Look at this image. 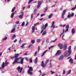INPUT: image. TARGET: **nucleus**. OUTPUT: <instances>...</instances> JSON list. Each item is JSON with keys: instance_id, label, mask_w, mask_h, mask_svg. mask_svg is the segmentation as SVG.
Listing matches in <instances>:
<instances>
[{"instance_id": "obj_1", "label": "nucleus", "mask_w": 76, "mask_h": 76, "mask_svg": "<svg viewBox=\"0 0 76 76\" xmlns=\"http://www.w3.org/2000/svg\"><path fill=\"white\" fill-rule=\"evenodd\" d=\"M19 54H15V56L12 57H11L10 58L11 59L16 58L14 60V62L12 63V64H15V63H17V64H20V63L21 64H23L24 58H22V57H20L18 58V57H19Z\"/></svg>"}, {"instance_id": "obj_2", "label": "nucleus", "mask_w": 76, "mask_h": 76, "mask_svg": "<svg viewBox=\"0 0 76 76\" xmlns=\"http://www.w3.org/2000/svg\"><path fill=\"white\" fill-rule=\"evenodd\" d=\"M72 53L71 51V46H70L68 48V51L66 50L64 54V57H68Z\"/></svg>"}, {"instance_id": "obj_3", "label": "nucleus", "mask_w": 76, "mask_h": 76, "mask_svg": "<svg viewBox=\"0 0 76 76\" xmlns=\"http://www.w3.org/2000/svg\"><path fill=\"white\" fill-rule=\"evenodd\" d=\"M72 53L71 51V46H70L68 48V51L66 50L64 54V57H68Z\"/></svg>"}, {"instance_id": "obj_4", "label": "nucleus", "mask_w": 76, "mask_h": 76, "mask_svg": "<svg viewBox=\"0 0 76 76\" xmlns=\"http://www.w3.org/2000/svg\"><path fill=\"white\" fill-rule=\"evenodd\" d=\"M23 69V67L20 68V66H18L17 68V70H18V72H19L20 73H21L22 72Z\"/></svg>"}, {"instance_id": "obj_5", "label": "nucleus", "mask_w": 76, "mask_h": 76, "mask_svg": "<svg viewBox=\"0 0 76 76\" xmlns=\"http://www.w3.org/2000/svg\"><path fill=\"white\" fill-rule=\"evenodd\" d=\"M41 66L43 68H44V67H45L47 66V65L45 64H44V61H42V62Z\"/></svg>"}, {"instance_id": "obj_6", "label": "nucleus", "mask_w": 76, "mask_h": 76, "mask_svg": "<svg viewBox=\"0 0 76 76\" xmlns=\"http://www.w3.org/2000/svg\"><path fill=\"white\" fill-rule=\"evenodd\" d=\"M42 4V3L41 1L38 2V5L37 6V9H39V8L40 7V6H41Z\"/></svg>"}, {"instance_id": "obj_7", "label": "nucleus", "mask_w": 76, "mask_h": 76, "mask_svg": "<svg viewBox=\"0 0 76 76\" xmlns=\"http://www.w3.org/2000/svg\"><path fill=\"white\" fill-rule=\"evenodd\" d=\"M66 10H64L63 11V13H62L61 18L62 19H64V15L66 13Z\"/></svg>"}, {"instance_id": "obj_8", "label": "nucleus", "mask_w": 76, "mask_h": 76, "mask_svg": "<svg viewBox=\"0 0 76 76\" xmlns=\"http://www.w3.org/2000/svg\"><path fill=\"white\" fill-rule=\"evenodd\" d=\"M61 54V50H58L57 51L56 53L55 54V56H58V55H60Z\"/></svg>"}, {"instance_id": "obj_9", "label": "nucleus", "mask_w": 76, "mask_h": 76, "mask_svg": "<svg viewBox=\"0 0 76 76\" xmlns=\"http://www.w3.org/2000/svg\"><path fill=\"white\" fill-rule=\"evenodd\" d=\"M55 23V22H54V21H53L52 25L50 26V27H51V28H53V29H54V28H55V27H56V26H55V25H54Z\"/></svg>"}, {"instance_id": "obj_10", "label": "nucleus", "mask_w": 76, "mask_h": 76, "mask_svg": "<svg viewBox=\"0 0 76 76\" xmlns=\"http://www.w3.org/2000/svg\"><path fill=\"white\" fill-rule=\"evenodd\" d=\"M1 67H0V70L1 69H3L4 68L5 66H4V62H3L2 64L1 65Z\"/></svg>"}, {"instance_id": "obj_11", "label": "nucleus", "mask_w": 76, "mask_h": 76, "mask_svg": "<svg viewBox=\"0 0 76 76\" xmlns=\"http://www.w3.org/2000/svg\"><path fill=\"white\" fill-rule=\"evenodd\" d=\"M58 46H59V47L60 49L61 50V49H62V48H63V44H61V43H59L58 45Z\"/></svg>"}, {"instance_id": "obj_12", "label": "nucleus", "mask_w": 76, "mask_h": 76, "mask_svg": "<svg viewBox=\"0 0 76 76\" xmlns=\"http://www.w3.org/2000/svg\"><path fill=\"white\" fill-rule=\"evenodd\" d=\"M22 15H20L18 16V17L19 18H20V19H22L23 18V12H21Z\"/></svg>"}, {"instance_id": "obj_13", "label": "nucleus", "mask_w": 76, "mask_h": 76, "mask_svg": "<svg viewBox=\"0 0 76 76\" xmlns=\"http://www.w3.org/2000/svg\"><path fill=\"white\" fill-rule=\"evenodd\" d=\"M64 58V56L63 55H61L59 58V60H61Z\"/></svg>"}, {"instance_id": "obj_14", "label": "nucleus", "mask_w": 76, "mask_h": 76, "mask_svg": "<svg viewBox=\"0 0 76 76\" xmlns=\"http://www.w3.org/2000/svg\"><path fill=\"white\" fill-rule=\"evenodd\" d=\"M27 73L28 75H32V74L33 73L31 71L29 70H28Z\"/></svg>"}, {"instance_id": "obj_15", "label": "nucleus", "mask_w": 76, "mask_h": 76, "mask_svg": "<svg viewBox=\"0 0 76 76\" xmlns=\"http://www.w3.org/2000/svg\"><path fill=\"white\" fill-rule=\"evenodd\" d=\"M35 29V26H33L32 27V33H34V32Z\"/></svg>"}, {"instance_id": "obj_16", "label": "nucleus", "mask_w": 76, "mask_h": 76, "mask_svg": "<svg viewBox=\"0 0 76 76\" xmlns=\"http://www.w3.org/2000/svg\"><path fill=\"white\" fill-rule=\"evenodd\" d=\"M69 62L71 64H73V59L72 58H71L69 59Z\"/></svg>"}, {"instance_id": "obj_17", "label": "nucleus", "mask_w": 76, "mask_h": 76, "mask_svg": "<svg viewBox=\"0 0 76 76\" xmlns=\"http://www.w3.org/2000/svg\"><path fill=\"white\" fill-rule=\"evenodd\" d=\"M48 50H45L44 53H43V54H42V55L41 56V57H43V56H44V55H45V53H47V51H48Z\"/></svg>"}, {"instance_id": "obj_18", "label": "nucleus", "mask_w": 76, "mask_h": 76, "mask_svg": "<svg viewBox=\"0 0 76 76\" xmlns=\"http://www.w3.org/2000/svg\"><path fill=\"white\" fill-rule=\"evenodd\" d=\"M8 64H9V62H7V60H6L4 63V65H5V66H7L8 65Z\"/></svg>"}, {"instance_id": "obj_19", "label": "nucleus", "mask_w": 76, "mask_h": 76, "mask_svg": "<svg viewBox=\"0 0 76 76\" xmlns=\"http://www.w3.org/2000/svg\"><path fill=\"white\" fill-rule=\"evenodd\" d=\"M71 31L72 32V34H74L75 33V28H73L72 29Z\"/></svg>"}, {"instance_id": "obj_20", "label": "nucleus", "mask_w": 76, "mask_h": 76, "mask_svg": "<svg viewBox=\"0 0 76 76\" xmlns=\"http://www.w3.org/2000/svg\"><path fill=\"white\" fill-rule=\"evenodd\" d=\"M16 37V35L15 34H14L13 36H12V37L11 38V40H13V39L15 38V37Z\"/></svg>"}, {"instance_id": "obj_21", "label": "nucleus", "mask_w": 76, "mask_h": 76, "mask_svg": "<svg viewBox=\"0 0 76 76\" xmlns=\"http://www.w3.org/2000/svg\"><path fill=\"white\" fill-rule=\"evenodd\" d=\"M66 48H67V45L66 44L64 46V48H63L64 50V51H65V50H66Z\"/></svg>"}, {"instance_id": "obj_22", "label": "nucleus", "mask_w": 76, "mask_h": 76, "mask_svg": "<svg viewBox=\"0 0 76 76\" xmlns=\"http://www.w3.org/2000/svg\"><path fill=\"white\" fill-rule=\"evenodd\" d=\"M14 15H15V13L13 12L11 15L10 17L11 18H13V16H14Z\"/></svg>"}, {"instance_id": "obj_23", "label": "nucleus", "mask_w": 76, "mask_h": 76, "mask_svg": "<svg viewBox=\"0 0 76 76\" xmlns=\"http://www.w3.org/2000/svg\"><path fill=\"white\" fill-rule=\"evenodd\" d=\"M37 61H38V58H36L34 61V63L35 64H36L37 63Z\"/></svg>"}, {"instance_id": "obj_24", "label": "nucleus", "mask_w": 76, "mask_h": 76, "mask_svg": "<svg viewBox=\"0 0 76 76\" xmlns=\"http://www.w3.org/2000/svg\"><path fill=\"white\" fill-rule=\"evenodd\" d=\"M53 14L52 13H51L50 15L48 17V18L49 19H51V17H52V16H53Z\"/></svg>"}, {"instance_id": "obj_25", "label": "nucleus", "mask_w": 76, "mask_h": 76, "mask_svg": "<svg viewBox=\"0 0 76 76\" xmlns=\"http://www.w3.org/2000/svg\"><path fill=\"white\" fill-rule=\"evenodd\" d=\"M29 70L31 71V72H32V71H33V68L32 67L30 66L29 68Z\"/></svg>"}, {"instance_id": "obj_26", "label": "nucleus", "mask_w": 76, "mask_h": 76, "mask_svg": "<svg viewBox=\"0 0 76 76\" xmlns=\"http://www.w3.org/2000/svg\"><path fill=\"white\" fill-rule=\"evenodd\" d=\"M16 30V28H15L12 29V31H11V33H14L15 32H14V31H15Z\"/></svg>"}, {"instance_id": "obj_27", "label": "nucleus", "mask_w": 76, "mask_h": 76, "mask_svg": "<svg viewBox=\"0 0 76 76\" xmlns=\"http://www.w3.org/2000/svg\"><path fill=\"white\" fill-rule=\"evenodd\" d=\"M15 9H16V7H15L14 8H13L11 11L12 12H14L15 10Z\"/></svg>"}, {"instance_id": "obj_28", "label": "nucleus", "mask_w": 76, "mask_h": 76, "mask_svg": "<svg viewBox=\"0 0 76 76\" xmlns=\"http://www.w3.org/2000/svg\"><path fill=\"white\" fill-rule=\"evenodd\" d=\"M70 17H71V14H70V12H69L67 16V18H70Z\"/></svg>"}, {"instance_id": "obj_29", "label": "nucleus", "mask_w": 76, "mask_h": 76, "mask_svg": "<svg viewBox=\"0 0 76 76\" xmlns=\"http://www.w3.org/2000/svg\"><path fill=\"white\" fill-rule=\"evenodd\" d=\"M48 26V24L47 23L45 24V27L44 28V29H46V28H47Z\"/></svg>"}, {"instance_id": "obj_30", "label": "nucleus", "mask_w": 76, "mask_h": 76, "mask_svg": "<svg viewBox=\"0 0 76 76\" xmlns=\"http://www.w3.org/2000/svg\"><path fill=\"white\" fill-rule=\"evenodd\" d=\"M46 33L47 32H46V31H44L42 34V35H45L46 34Z\"/></svg>"}, {"instance_id": "obj_31", "label": "nucleus", "mask_w": 76, "mask_h": 76, "mask_svg": "<svg viewBox=\"0 0 76 76\" xmlns=\"http://www.w3.org/2000/svg\"><path fill=\"white\" fill-rule=\"evenodd\" d=\"M37 9H35L34 11V15H35V14H36V13L37 12Z\"/></svg>"}, {"instance_id": "obj_32", "label": "nucleus", "mask_w": 76, "mask_h": 76, "mask_svg": "<svg viewBox=\"0 0 76 76\" xmlns=\"http://www.w3.org/2000/svg\"><path fill=\"white\" fill-rule=\"evenodd\" d=\"M44 27H45V25H44V24L42 25L41 27L42 29H44Z\"/></svg>"}, {"instance_id": "obj_33", "label": "nucleus", "mask_w": 76, "mask_h": 76, "mask_svg": "<svg viewBox=\"0 0 76 76\" xmlns=\"http://www.w3.org/2000/svg\"><path fill=\"white\" fill-rule=\"evenodd\" d=\"M26 45V43H23L22 44V45L20 46V47L22 48L23 46Z\"/></svg>"}, {"instance_id": "obj_34", "label": "nucleus", "mask_w": 76, "mask_h": 76, "mask_svg": "<svg viewBox=\"0 0 76 76\" xmlns=\"http://www.w3.org/2000/svg\"><path fill=\"white\" fill-rule=\"evenodd\" d=\"M76 9V8L75 7L72 8V9H71V10H72V11H74Z\"/></svg>"}, {"instance_id": "obj_35", "label": "nucleus", "mask_w": 76, "mask_h": 76, "mask_svg": "<svg viewBox=\"0 0 76 76\" xmlns=\"http://www.w3.org/2000/svg\"><path fill=\"white\" fill-rule=\"evenodd\" d=\"M31 42L32 44H34L35 43V40H31Z\"/></svg>"}, {"instance_id": "obj_36", "label": "nucleus", "mask_w": 76, "mask_h": 76, "mask_svg": "<svg viewBox=\"0 0 76 76\" xmlns=\"http://www.w3.org/2000/svg\"><path fill=\"white\" fill-rule=\"evenodd\" d=\"M50 68H52V67H53V65H52V63H50Z\"/></svg>"}, {"instance_id": "obj_37", "label": "nucleus", "mask_w": 76, "mask_h": 76, "mask_svg": "<svg viewBox=\"0 0 76 76\" xmlns=\"http://www.w3.org/2000/svg\"><path fill=\"white\" fill-rule=\"evenodd\" d=\"M30 63H32V58H30L29 60Z\"/></svg>"}, {"instance_id": "obj_38", "label": "nucleus", "mask_w": 76, "mask_h": 76, "mask_svg": "<svg viewBox=\"0 0 76 76\" xmlns=\"http://www.w3.org/2000/svg\"><path fill=\"white\" fill-rule=\"evenodd\" d=\"M37 42H41V40L40 39H37Z\"/></svg>"}, {"instance_id": "obj_39", "label": "nucleus", "mask_w": 76, "mask_h": 76, "mask_svg": "<svg viewBox=\"0 0 76 76\" xmlns=\"http://www.w3.org/2000/svg\"><path fill=\"white\" fill-rule=\"evenodd\" d=\"M25 26V22H23L21 24V26Z\"/></svg>"}, {"instance_id": "obj_40", "label": "nucleus", "mask_w": 76, "mask_h": 76, "mask_svg": "<svg viewBox=\"0 0 76 76\" xmlns=\"http://www.w3.org/2000/svg\"><path fill=\"white\" fill-rule=\"evenodd\" d=\"M48 9V7H46L45 9V11H44V13H45V12H47V10Z\"/></svg>"}, {"instance_id": "obj_41", "label": "nucleus", "mask_w": 76, "mask_h": 76, "mask_svg": "<svg viewBox=\"0 0 76 76\" xmlns=\"http://www.w3.org/2000/svg\"><path fill=\"white\" fill-rule=\"evenodd\" d=\"M33 0H30L28 2V4H29L30 3H31L32 1H33Z\"/></svg>"}, {"instance_id": "obj_42", "label": "nucleus", "mask_w": 76, "mask_h": 76, "mask_svg": "<svg viewBox=\"0 0 76 76\" xmlns=\"http://www.w3.org/2000/svg\"><path fill=\"white\" fill-rule=\"evenodd\" d=\"M7 37H4V38H3L2 39V41H4V40H6V39H7Z\"/></svg>"}, {"instance_id": "obj_43", "label": "nucleus", "mask_w": 76, "mask_h": 76, "mask_svg": "<svg viewBox=\"0 0 76 76\" xmlns=\"http://www.w3.org/2000/svg\"><path fill=\"white\" fill-rule=\"evenodd\" d=\"M71 72H72V71L71 70H70L67 73V75H69V74H70Z\"/></svg>"}, {"instance_id": "obj_44", "label": "nucleus", "mask_w": 76, "mask_h": 76, "mask_svg": "<svg viewBox=\"0 0 76 76\" xmlns=\"http://www.w3.org/2000/svg\"><path fill=\"white\" fill-rule=\"evenodd\" d=\"M57 41V39H56L52 41L51 42H56Z\"/></svg>"}, {"instance_id": "obj_45", "label": "nucleus", "mask_w": 76, "mask_h": 76, "mask_svg": "<svg viewBox=\"0 0 76 76\" xmlns=\"http://www.w3.org/2000/svg\"><path fill=\"white\" fill-rule=\"evenodd\" d=\"M40 50V47H39V46H38V52L39 53V50Z\"/></svg>"}, {"instance_id": "obj_46", "label": "nucleus", "mask_w": 76, "mask_h": 76, "mask_svg": "<svg viewBox=\"0 0 76 76\" xmlns=\"http://www.w3.org/2000/svg\"><path fill=\"white\" fill-rule=\"evenodd\" d=\"M25 60H26V61H29V59H28V57H26Z\"/></svg>"}, {"instance_id": "obj_47", "label": "nucleus", "mask_w": 76, "mask_h": 76, "mask_svg": "<svg viewBox=\"0 0 76 76\" xmlns=\"http://www.w3.org/2000/svg\"><path fill=\"white\" fill-rule=\"evenodd\" d=\"M69 25H67L66 26V28H67V29H69Z\"/></svg>"}, {"instance_id": "obj_48", "label": "nucleus", "mask_w": 76, "mask_h": 76, "mask_svg": "<svg viewBox=\"0 0 76 76\" xmlns=\"http://www.w3.org/2000/svg\"><path fill=\"white\" fill-rule=\"evenodd\" d=\"M21 42H22V40H21V39H20L19 41V42L18 44H20V43H21Z\"/></svg>"}, {"instance_id": "obj_49", "label": "nucleus", "mask_w": 76, "mask_h": 76, "mask_svg": "<svg viewBox=\"0 0 76 76\" xmlns=\"http://www.w3.org/2000/svg\"><path fill=\"white\" fill-rule=\"evenodd\" d=\"M37 52H36L35 53L34 56L36 57L37 56Z\"/></svg>"}, {"instance_id": "obj_50", "label": "nucleus", "mask_w": 76, "mask_h": 76, "mask_svg": "<svg viewBox=\"0 0 76 76\" xmlns=\"http://www.w3.org/2000/svg\"><path fill=\"white\" fill-rule=\"evenodd\" d=\"M64 35L62 37V39L63 40H65V39H64Z\"/></svg>"}, {"instance_id": "obj_51", "label": "nucleus", "mask_w": 76, "mask_h": 76, "mask_svg": "<svg viewBox=\"0 0 76 76\" xmlns=\"http://www.w3.org/2000/svg\"><path fill=\"white\" fill-rule=\"evenodd\" d=\"M48 61H49V60H47L45 62V64H46V65H47V63H48Z\"/></svg>"}, {"instance_id": "obj_52", "label": "nucleus", "mask_w": 76, "mask_h": 76, "mask_svg": "<svg viewBox=\"0 0 76 76\" xmlns=\"http://www.w3.org/2000/svg\"><path fill=\"white\" fill-rule=\"evenodd\" d=\"M33 14H32L31 15V19L32 20V18H33Z\"/></svg>"}, {"instance_id": "obj_53", "label": "nucleus", "mask_w": 76, "mask_h": 76, "mask_svg": "<svg viewBox=\"0 0 76 76\" xmlns=\"http://www.w3.org/2000/svg\"><path fill=\"white\" fill-rule=\"evenodd\" d=\"M50 72H51V74H54L56 73V72H53L52 71H50Z\"/></svg>"}, {"instance_id": "obj_54", "label": "nucleus", "mask_w": 76, "mask_h": 76, "mask_svg": "<svg viewBox=\"0 0 76 76\" xmlns=\"http://www.w3.org/2000/svg\"><path fill=\"white\" fill-rule=\"evenodd\" d=\"M45 14H43L41 15V17H42V16H45Z\"/></svg>"}, {"instance_id": "obj_55", "label": "nucleus", "mask_w": 76, "mask_h": 76, "mask_svg": "<svg viewBox=\"0 0 76 76\" xmlns=\"http://www.w3.org/2000/svg\"><path fill=\"white\" fill-rule=\"evenodd\" d=\"M32 44H30L28 46V48H30V47H32Z\"/></svg>"}, {"instance_id": "obj_56", "label": "nucleus", "mask_w": 76, "mask_h": 76, "mask_svg": "<svg viewBox=\"0 0 76 76\" xmlns=\"http://www.w3.org/2000/svg\"><path fill=\"white\" fill-rule=\"evenodd\" d=\"M53 47H54L53 46H50L49 48V50H50V49H51V48H52Z\"/></svg>"}, {"instance_id": "obj_57", "label": "nucleus", "mask_w": 76, "mask_h": 76, "mask_svg": "<svg viewBox=\"0 0 76 76\" xmlns=\"http://www.w3.org/2000/svg\"><path fill=\"white\" fill-rule=\"evenodd\" d=\"M74 14L73 13H72V14L71 15V16H74Z\"/></svg>"}, {"instance_id": "obj_58", "label": "nucleus", "mask_w": 76, "mask_h": 76, "mask_svg": "<svg viewBox=\"0 0 76 76\" xmlns=\"http://www.w3.org/2000/svg\"><path fill=\"white\" fill-rule=\"evenodd\" d=\"M69 31V29L67 28L66 29L65 31L64 32H67Z\"/></svg>"}, {"instance_id": "obj_59", "label": "nucleus", "mask_w": 76, "mask_h": 76, "mask_svg": "<svg viewBox=\"0 0 76 76\" xmlns=\"http://www.w3.org/2000/svg\"><path fill=\"white\" fill-rule=\"evenodd\" d=\"M27 23H26V26H28V23H29V22H28V21H27Z\"/></svg>"}, {"instance_id": "obj_60", "label": "nucleus", "mask_w": 76, "mask_h": 76, "mask_svg": "<svg viewBox=\"0 0 76 76\" xmlns=\"http://www.w3.org/2000/svg\"><path fill=\"white\" fill-rule=\"evenodd\" d=\"M17 41H18V40L15 39L14 41V42L15 43V42H17Z\"/></svg>"}, {"instance_id": "obj_61", "label": "nucleus", "mask_w": 76, "mask_h": 76, "mask_svg": "<svg viewBox=\"0 0 76 76\" xmlns=\"http://www.w3.org/2000/svg\"><path fill=\"white\" fill-rule=\"evenodd\" d=\"M19 21H18L17 22H16V24H17L18 25L19 24Z\"/></svg>"}, {"instance_id": "obj_62", "label": "nucleus", "mask_w": 76, "mask_h": 76, "mask_svg": "<svg viewBox=\"0 0 76 76\" xmlns=\"http://www.w3.org/2000/svg\"><path fill=\"white\" fill-rule=\"evenodd\" d=\"M31 7V5H28V6H27V9H29V8H30V7Z\"/></svg>"}, {"instance_id": "obj_63", "label": "nucleus", "mask_w": 76, "mask_h": 76, "mask_svg": "<svg viewBox=\"0 0 76 76\" xmlns=\"http://www.w3.org/2000/svg\"><path fill=\"white\" fill-rule=\"evenodd\" d=\"M44 29H43L42 30L41 32V34H42V32H44Z\"/></svg>"}, {"instance_id": "obj_64", "label": "nucleus", "mask_w": 76, "mask_h": 76, "mask_svg": "<svg viewBox=\"0 0 76 76\" xmlns=\"http://www.w3.org/2000/svg\"><path fill=\"white\" fill-rule=\"evenodd\" d=\"M2 53L1 52H0V57L1 56V55H2Z\"/></svg>"}]
</instances>
